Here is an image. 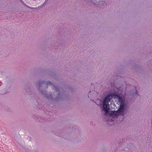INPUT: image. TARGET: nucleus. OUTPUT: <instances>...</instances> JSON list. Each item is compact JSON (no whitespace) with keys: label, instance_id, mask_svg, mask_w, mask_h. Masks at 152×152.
I'll return each instance as SVG.
<instances>
[{"label":"nucleus","instance_id":"obj_1","mask_svg":"<svg viewBox=\"0 0 152 152\" xmlns=\"http://www.w3.org/2000/svg\"><path fill=\"white\" fill-rule=\"evenodd\" d=\"M113 98L117 99L120 107L118 110L112 112V115L115 118L119 115H124V112L126 107V104L125 98L122 95L119 94L118 92H110L104 98L102 103V110L104 111L105 114L108 113L109 110V102Z\"/></svg>","mask_w":152,"mask_h":152},{"label":"nucleus","instance_id":"obj_2","mask_svg":"<svg viewBox=\"0 0 152 152\" xmlns=\"http://www.w3.org/2000/svg\"><path fill=\"white\" fill-rule=\"evenodd\" d=\"M54 87L55 88V90H56V91H58V88L57 86H56L54 85Z\"/></svg>","mask_w":152,"mask_h":152},{"label":"nucleus","instance_id":"obj_3","mask_svg":"<svg viewBox=\"0 0 152 152\" xmlns=\"http://www.w3.org/2000/svg\"><path fill=\"white\" fill-rule=\"evenodd\" d=\"M47 85H53V84L52 83H51L50 82H49V81H48L47 82Z\"/></svg>","mask_w":152,"mask_h":152},{"label":"nucleus","instance_id":"obj_4","mask_svg":"<svg viewBox=\"0 0 152 152\" xmlns=\"http://www.w3.org/2000/svg\"><path fill=\"white\" fill-rule=\"evenodd\" d=\"M2 85V83L0 81V86H1Z\"/></svg>","mask_w":152,"mask_h":152},{"label":"nucleus","instance_id":"obj_5","mask_svg":"<svg viewBox=\"0 0 152 152\" xmlns=\"http://www.w3.org/2000/svg\"><path fill=\"white\" fill-rule=\"evenodd\" d=\"M135 90H136V88H135ZM137 91H136V94H137Z\"/></svg>","mask_w":152,"mask_h":152}]
</instances>
